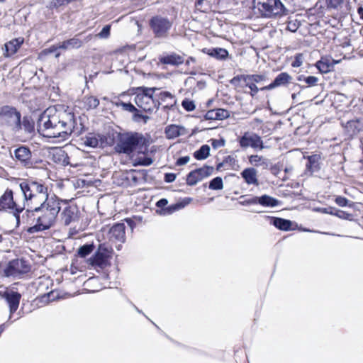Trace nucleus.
<instances>
[{"label":"nucleus","mask_w":363,"mask_h":363,"mask_svg":"<svg viewBox=\"0 0 363 363\" xmlns=\"http://www.w3.org/2000/svg\"><path fill=\"white\" fill-rule=\"evenodd\" d=\"M176 179V174L174 173H167L164 175V181L167 183L173 182Z\"/></svg>","instance_id":"nucleus-60"},{"label":"nucleus","mask_w":363,"mask_h":363,"mask_svg":"<svg viewBox=\"0 0 363 363\" xmlns=\"http://www.w3.org/2000/svg\"><path fill=\"white\" fill-rule=\"evenodd\" d=\"M336 62L330 57H323L321 59L316 62V67L323 73H327L330 72Z\"/></svg>","instance_id":"nucleus-23"},{"label":"nucleus","mask_w":363,"mask_h":363,"mask_svg":"<svg viewBox=\"0 0 363 363\" xmlns=\"http://www.w3.org/2000/svg\"><path fill=\"white\" fill-rule=\"evenodd\" d=\"M125 220L130 227V228L131 229V230H133L136 225L135 221L132 218H126Z\"/></svg>","instance_id":"nucleus-63"},{"label":"nucleus","mask_w":363,"mask_h":363,"mask_svg":"<svg viewBox=\"0 0 363 363\" xmlns=\"http://www.w3.org/2000/svg\"><path fill=\"white\" fill-rule=\"evenodd\" d=\"M83 143L87 147H96L99 143V136L89 134L83 139Z\"/></svg>","instance_id":"nucleus-37"},{"label":"nucleus","mask_w":363,"mask_h":363,"mask_svg":"<svg viewBox=\"0 0 363 363\" xmlns=\"http://www.w3.org/2000/svg\"><path fill=\"white\" fill-rule=\"evenodd\" d=\"M203 51L217 60H225L228 57V50L221 48L205 49Z\"/></svg>","instance_id":"nucleus-28"},{"label":"nucleus","mask_w":363,"mask_h":363,"mask_svg":"<svg viewBox=\"0 0 363 363\" xmlns=\"http://www.w3.org/2000/svg\"><path fill=\"white\" fill-rule=\"evenodd\" d=\"M167 203L168 201L166 199H161L156 203V206L157 207L160 208V210H162V208L167 207L166 206L167 205Z\"/></svg>","instance_id":"nucleus-61"},{"label":"nucleus","mask_w":363,"mask_h":363,"mask_svg":"<svg viewBox=\"0 0 363 363\" xmlns=\"http://www.w3.org/2000/svg\"><path fill=\"white\" fill-rule=\"evenodd\" d=\"M185 204H182V203H175L169 206L165 207L164 208H162V210L157 211V212L160 213V214L163 216H168L171 215L173 213L176 212L177 211L180 210L181 208H184Z\"/></svg>","instance_id":"nucleus-35"},{"label":"nucleus","mask_w":363,"mask_h":363,"mask_svg":"<svg viewBox=\"0 0 363 363\" xmlns=\"http://www.w3.org/2000/svg\"><path fill=\"white\" fill-rule=\"evenodd\" d=\"M257 172L252 167L246 168L241 172V176L244 179L245 182L250 185L253 184L258 186L259 182L257 177Z\"/></svg>","instance_id":"nucleus-19"},{"label":"nucleus","mask_w":363,"mask_h":363,"mask_svg":"<svg viewBox=\"0 0 363 363\" xmlns=\"http://www.w3.org/2000/svg\"><path fill=\"white\" fill-rule=\"evenodd\" d=\"M149 25L156 38H164L168 35L172 23L167 18L155 16L150 20Z\"/></svg>","instance_id":"nucleus-8"},{"label":"nucleus","mask_w":363,"mask_h":363,"mask_svg":"<svg viewBox=\"0 0 363 363\" xmlns=\"http://www.w3.org/2000/svg\"><path fill=\"white\" fill-rule=\"evenodd\" d=\"M225 141L224 139H219V140H212L211 145L214 149H217L218 147H223L225 145Z\"/></svg>","instance_id":"nucleus-56"},{"label":"nucleus","mask_w":363,"mask_h":363,"mask_svg":"<svg viewBox=\"0 0 363 363\" xmlns=\"http://www.w3.org/2000/svg\"><path fill=\"white\" fill-rule=\"evenodd\" d=\"M279 203L277 199L267 194L257 196V204L264 207H275L279 205Z\"/></svg>","instance_id":"nucleus-30"},{"label":"nucleus","mask_w":363,"mask_h":363,"mask_svg":"<svg viewBox=\"0 0 363 363\" xmlns=\"http://www.w3.org/2000/svg\"><path fill=\"white\" fill-rule=\"evenodd\" d=\"M113 104L117 107H121L123 111L133 113L137 111V108L131 103H125L119 99L114 101Z\"/></svg>","instance_id":"nucleus-39"},{"label":"nucleus","mask_w":363,"mask_h":363,"mask_svg":"<svg viewBox=\"0 0 363 363\" xmlns=\"http://www.w3.org/2000/svg\"><path fill=\"white\" fill-rule=\"evenodd\" d=\"M230 116L229 111L223 108L213 109L207 111L205 115L206 120H223Z\"/></svg>","instance_id":"nucleus-20"},{"label":"nucleus","mask_w":363,"mask_h":363,"mask_svg":"<svg viewBox=\"0 0 363 363\" xmlns=\"http://www.w3.org/2000/svg\"><path fill=\"white\" fill-rule=\"evenodd\" d=\"M182 106L186 111H192L196 108L194 102L189 99H184L182 102Z\"/></svg>","instance_id":"nucleus-47"},{"label":"nucleus","mask_w":363,"mask_h":363,"mask_svg":"<svg viewBox=\"0 0 363 363\" xmlns=\"http://www.w3.org/2000/svg\"><path fill=\"white\" fill-rule=\"evenodd\" d=\"M57 45H58L59 49L69 50V45L67 44V40H65V41L59 43Z\"/></svg>","instance_id":"nucleus-64"},{"label":"nucleus","mask_w":363,"mask_h":363,"mask_svg":"<svg viewBox=\"0 0 363 363\" xmlns=\"http://www.w3.org/2000/svg\"><path fill=\"white\" fill-rule=\"evenodd\" d=\"M264 18H272L286 14V9L280 0H258L256 5Z\"/></svg>","instance_id":"nucleus-6"},{"label":"nucleus","mask_w":363,"mask_h":363,"mask_svg":"<svg viewBox=\"0 0 363 363\" xmlns=\"http://www.w3.org/2000/svg\"><path fill=\"white\" fill-rule=\"evenodd\" d=\"M145 141L143 135L138 133H119L114 150L120 154L130 155L138 147L141 148L145 145Z\"/></svg>","instance_id":"nucleus-4"},{"label":"nucleus","mask_w":363,"mask_h":363,"mask_svg":"<svg viewBox=\"0 0 363 363\" xmlns=\"http://www.w3.org/2000/svg\"><path fill=\"white\" fill-rule=\"evenodd\" d=\"M62 201L55 196L49 197L46 201L35 206L37 213L36 224L28 228V233L33 234L49 229L54 225L61 209Z\"/></svg>","instance_id":"nucleus-2"},{"label":"nucleus","mask_w":363,"mask_h":363,"mask_svg":"<svg viewBox=\"0 0 363 363\" xmlns=\"http://www.w3.org/2000/svg\"><path fill=\"white\" fill-rule=\"evenodd\" d=\"M0 116L5 118L9 123L13 125L15 130H18L21 125V114L13 107L9 106H3L0 109Z\"/></svg>","instance_id":"nucleus-11"},{"label":"nucleus","mask_w":363,"mask_h":363,"mask_svg":"<svg viewBox=\"0 0 363 363\" xmlns=\"http://www.w3.org/2000/svg\"><path fill=\"white\" fill-rule=\"evenodd\" d=\"M73 0H55L54 2V6L57 8L63 5L69 4Z\"/></svg>","instance_id":"nucleus-62"},{"label":"nucleus","mask_w":363,"mask_h":363,"mask_svg":"<svg viewBox=\"0 0 363 363\" xmlns=\"http://www.w3.org/2000/svg\"><path fill=\"white\" fill-rule=\"evenodd\" d=\"M61 221L65 225H69L79 220V209L76 205H67L60 213Z\"/></svg>","instance_id":"nucleus-14"},{"label":"nucleus","mask_w":363,"mask_h":363,"mask_svg":"<svg viewBox=\"0 0 363 363\" xmlns=\"http://www.w3.org/2000/svg\"><path fill=\"white\" fill-rule=\"evenodd\" d=\"M210 147L208 145H203L194 153V157L198 160H205L208 157Z\"/></svg>","instance_id":"nucleus-36"},{"label":"nucleus","mask_w":363,"mask_h":363,"mask_svg":"<svg viewBox=\"0 0 363 363\" xmlns=\"http://www.w3.org/2000/svg\"><path fill=\"white\" fill-rule=\"evenodd\" d=\"M189 160H190V157L189 156L182 157H179L177 160L176 164L177 166L184 165L186 163H188L189 162Z\"/></svg>","instance_id":"nucleus-58"},{"label":"nucleus","mask_w":363,"mask_h":363,"mask_svg":"<svg viewBox=\"0 0 363 363\" xmlns=\"http://www.w3.org/2000/svg\"><path fill=\"white\" fill-rule=\"evenodd\" d=\"M33 209H27L25 211L20 213V223L22 222L26 224H31L35 220H37V213L35 211V206H33Z\"/></svg>","instance_id":"nucleus-29"},{"label":"nucleus","mask_w":363,"mask_h":363,"mask_svg":"<svg viewBox=\"0 0 363 363\" xmlns=\"http://www.w3.org/2000/svg\"><path fill=\"white\" fill-rule=\"evenodd\" d=\"M24 42L23 38H17L11 40L4 44V56L10 57L17 52Z\"/></svg>","instance_id":"nucleus-16"},{"label":"nucleus","mask_w":363,"mask_h":363,"mask_svg":"<svg viewBox=\"0 0 363 363\" xmlns=\"http://www.w3.org/2000/svg\"><path fill=\"white\" fill-rule=\"evenodd\" d=\"M92 38L91 35L86 36L84 40L79 39L77 35L67 40V44L69 45V49H77L81 48L84 43L89 42Z\"/></svg>","instance_id":"nucleus-34"},{"label":"nucleus","mask_w":363,"mask_h":363,"mask_svg":"<svg viewBox=\"0 0 363 363\" xmlns=\"http://www.w3.org/2000/svg\"><path fill=\"white\" fill-rule=\"evenodd\" d=\"M30 270L28 261L23 259H15L10 261L3 269V275L5 277H21Z\"/></svg>","instance_id":"nucleus-7"},{"label":"nucleus","mask_w":363,"mask_h":363,"mask_svg":"<svg viewBox=\"0 0 363 363\" xmlns=\"http://www.w3.org/2000/svg\"><path fill=\"white\" fill-rule=\"evenodd\" d=\"M184 128L177 125H171L165 128L166 137L168 139L176 138L184 133Z\"/></svg>","instance_id":"nucleus-27"},{"label":"nucleus","mask_w":363,"mask_h":363,"mask_svg":"<svg viewBox=\"0 0 363 363\" xmlns=\"http://www.w3.org/2000/svg\"><path fill=\"white\" fill-rule=\"evenodd\" d=\"M303 55L302 53L296 54L294 60L291 63L293 67H298L303 64Z\"/></svg>","instance_id":"nucleus-49"},{"label":"nucleus","mask_w":363,"mask_h":363,"mask_svg":"<svg viewBox=\"0 0 363 363\" xmlns=\"http://www.w3.org/2000/svg\"><path fill=\"white\" fill-rule=\"evenodd\" d=\"M21 128H23L26 133H30L34 130V123L28 117H23L22 123H21Z\"/></svg>","instance_id":"nucleus-40"},{"label":"nucleus","mask_w":363,"mask_h":363,"mask_svg":"<svg viewBox=\"0 0 363 363\" xmlns=\"http://www.w3.org/2000/svg\"><path fill=\"white\" fill-rule=\"evenodd\" d=\"M244 84L245 86L248 87L250 89V94L252 96H255L260 89L257 86L256 84L252 83L251 81H247V79H246L245 77H244Z\"/></svg>","instance_id":"nucleus-46"},{"label":"nucleus","mask_w":363,"mask_h":363,"mask_svg":"<svg viewBox=\"0 0 363 363\" xmlns=\"http://www.w3.org/2000/svg\"><path fill=\"white\" fill-rule=\"evenodd\" d=\"M6 209L13 210V215L18 225L21 220L20 213L23 211L24 208L17 206L13 201V191L11 189H6L4 194L0 197V211Z\"/></svg>","instance_id":"nucleus-9"},{"label":"nucleus","mask_w":363,"mask_h":363,"mask_svg":"<svg viewBox=\"0 0 363 363\" xmlns=\"http://www.w3.org/2000/svg\"><path fill=\"white\" fill-rule=\"evenodd\" d=\"M111 248L105 243L100 244L94 255L89 259V262L92 266L104 267L110 257Z\"/></svg>","instance_id":"nucleus-10"},{"label":"nucleus","mask_w":363,"mask_h":363,"mask_svg":"<svg viewBox=\"0 0 363 363\" xmlns=\"http://www.w3.org/2000/svg\"><path fill=\"white\" fill-rule=\"evenodd\" d=\"M6 299L9 306L10 313L16 312L18 308L21 295L17 292H12L6 295Z\"/></svg>","instance_id":"nucleus-25"},{"label":"nucleus","mask_w":363,"mask_h":363,"mask_svg":"<svg viewBox=\"0 0 363 363\" xmlns=\"http://www.w3.org/2000/svg\"><path fill=\"white\" fill-rule=\"evenodd\" d=\"M246 75H245V74L235 76L233 79H230V83L235 86H239L240 83L241 82H244V77Z\"/></svg>","instance_id":"nucleus-50"},{"label":"nucleus","mask_w":363,"mask_h":363,"mask_svg":"<svg viewBox=\"0 0 363 363\" xmlns=\"http://www.w3.org/2000/svg\"><path fill=\"white\" fill-rule=\"evenodd\" d=\"M159 90L157 87H138L135 92V104L145 112H152L155 109L157 110L160 106V102L154 99L153 95L156 91Z\"/></svg>","instance_id":"nucleus-5"},{"label":"nucleus","mask_w":363,"mask_h":363,"mask_svg":"<svg viewBox=\"0 0 363 363\" xmlns=\"http://www.w3.org/2000/svg\"><path fill=\"white\" fill-rule=\"evenodd\" d=\"M292 77L286 72L279 74L274 80L267 86L260 88V90H271L277 86H284L291 82Z\"/></svg>","instance_id":"nucleus-17"},{"label":"nucleus","mask_w":363,"mask_h":363,"mask_svg":"<svg viewBox=\"0 0 363 363\" xmlns=\"http://www.w3.org/2000/svg\"><path fill=\"white\" fill-rule=\"evenodd\" d=\"M239 143L241 147L247 148L251 147L252 148H264L263 142L260 136L255 133H250L246 132L240 138Z\"/></svg>","instance_id":"nucleus-13"},{"label":"nucleus","mask_w":363,"mask_h":363,"mask_svg":"<svg viewBox=\"0 0 363 363\" xmlns=\"http://www.w3.org/2000/svg\"><path fill=\"white\" fill-rule=\"evenodd\" d=\"M124 223H116L113 225L108 231V239L112 242H119L123 243L125 240Z\"/></svg>","instance_id":"nucleus-15"},{"label":"nucleus","mask_w":363,"mask_h":363,"mask_svg":"<svg viewBox=\"0 0 363 363\" xmlns=\"http://www.w3.org/2000/svg\"><path fill=\"white\" fill-rule=\"evenodd\" d=\"M269 218L270 223L281 230L287 231L291 228L292 222L289 220L277 217H269Z\"/></svg>","instance_id":"nucleus-24"},{"label":"nucleus","mask_w":363,"mask_h":363,"mask_svg":"<svg viewBox=\"0 0 363 363\" xmlns=\"http://www.w3.org/2000/svg\"><path fill=\"white\" fill-rule=\"evenodd\" d=\"M24 196L25 205L33 208L49 198L48 187L41 182L26 180L20 184Z\"/></svg>","instance_id":"nucleus-3"},{"label":"nucleus","mask_w":363,"mask_h":363,"mask_svg":"<svg viewBox=\"0 0 363 363\" xmlns=\"http://www.w3.org/2000/svg\"><path fill=\"white\" fill-rule=\"evenodd\" d=\"M223 188V179L220 177L213 179L209 183V189L213 190H220Z\"/></svg>","instance_id":"nucleus-43"},{"label":"nucleus","mask_w":363,"mask_h":363,"mask_svg":"<svg viewBox=\"0 0 363 363\" xmlns=\"http://www.w3.org/2000/svg\"><path fill=\"white\" fill-rule=\"evenodd\" d=\"M287 29L291 32H295L298 28V24L294 21H289L286 26Z\"/></svg>","instance_id":"nucleus-59"},{"label":"nucleus","mask_w":363,"mask_h":363,"mask_svg":"<svg viewBox=\"0 0 363 363\" xmlns=\"http://www.w3.org/2000/svg\"><path fill=\"white\" fill-rule=\"evenodd\" d=\"M335 201L337 205L341 207H345L347 206L349 202L347 199L341 196H337L335 199Z\"/></svg>","instance_id":"nucleus-52"},{"label":"nucleus","mask_w":363,"mask_h":363,"mask_svg":"<svg viewBox=\"0 0 363 363\" xmlns=\"http://www.w3.org/2000/svg\"><path fill=\"white\" fill-rule=\"evenodd\" d=\"M306 169L311 174L318 172L320 169L319 160L320 157L317 155H313L307 157Z\"/></svg>","instance_id":"nucleus-33"},{"label":"nucleus","mask_w":363,"mask_h":363,"mask_svg":"<svg viewBox=\"0 0 363 363\" xmlns=\"http://www.w3.org/2000/svg\"><path fill=\"white\" fill-rule=\"evenodd\" d=\"M84 104L88 108H96L99 104V100L94 96H89L84 98Z\"/></svg>","instance_id":"nucleus-42"},{"label":"nucleus","mask_w":363,"mask_h":363,"mask_svg":"<svg viewBox=\"0 0 363 363\" xmlns=\"http://www.w3.org/2000/svg\"><path fill=\"white\" fill-rule=\"evenodd\" d=\"M333 215L340 218H343V219H350V217L352 216L351 214H350L345 211H341V210H337L336 208L335 211V213H333Z\"/></svg>","instance_id":"nucleus-51"},{"label":"nucleus","mask_w":363,"mask_h":363,"mask_svg":"<svg viewBox=\"0 0 363 363\" xmlns=\"http://www.w3.org/2000/svg\"><path fill=\"white\" fill-rule=\"evenodd\" d=\"M249 161L251 164L258 166V165H262V164H267V160L264 159L262 156L255 155H251L249 157Z\"/></svg>","instance_id":"nucleus-45"},{"label":"nucleus","mask_w":363,"mask_h":363,"mask_svg":"<svg viewBox=\"0 0 363 363\" xmlns=\"http://www.w3.org/2000/svg\"><path fill=\"white\" fill-rule=\"evenodd\" d=\"M133 120L135 122H140L143 121L144 123H146L150 118L147 116L140 113L138 109L136 111L133 112Z\"/></svg>","instance_id":"nucleus-48"},{"label":"nucleus","mask_w":363,"mask_h":363,"mask_svg":"<svg viewBox=\"0 0 363 363\" xmlns=\"http://www.w3.org/2000/svg\"><path fill=\"white\" fill-rule=\"evenodd\" d=\"M153 162V160L150 157H143L140 159L138 164L143 166H150Z\"/></svg>","instance_id":"nucleus-57"},{"label":"nucleus","mask_w":363,"mask_h":363,"mask_svg":"<svg viewBox=\"0 0 363 363\" xmlns=\"http://www.w3.org/2000/svg\"><path fill=\"white\" fill-rule=\"evenodd\" d=\"M315 211L322 213L333 215L335 213V208L329 206L327 208H317Z\"/></svg>","instance_id":"nucleus-54"},{"label":"nucleus","mask_w":363,"mask_h":363,"mask_svg":"<svg viewBox=\"0 0 363 363\" xmlns=\"http://www.w3.org/2000/svg\"><path fill=\"white\" fill-rule=\"evenodd\" d=\"M158 100L160 104L165 103L166 104L163 106L164 109H170L176 104V100L174 96L169 91H161L158 95Z\"/></svg>","instance_id":"nucleus-22"},{"label":"nucleus","mask_w":363,"mask_h":363,"mask_svg":"<svg viewBox=\"0 0 363 363\" xmlns=\"http://www.w3.org/2000/svg\"><path fill=\"white\" fill-rule=\"evenodd\" d=\"M160 62L164 65H179L184 62V56L172 53L160 58Z\"/></svg>","instance_id":"nucleus-21"},{"label":"nucleus","mask_w":363,"mask_h":363,"mask_svg":"<svg viewBox=\"0 0 363 363\" xmlns=\"http://www.w3.org/2000/svg\"><path fill=\"white\" fill-rule=\"evenodd\" d=\"M14 154L18 160L24 163H27L31 157V152L30 150L23 146L17 148L15 150Z\"/></svg>","instance_id":"nucleus-32"},{"label":"nucleus","mask_w":363,"mask_h":363,"mask_svg":"<svg viewBox=\"0 0 363 363\" xmlns=\"http://www.w3.org/2000/svg\"><path fill=\"white\" fill-rule=\"evenodd\" d=\"M327 8L341 11L349 10L350 0H325Z\"/></svg>","instance_id":"nucleus-18"},{"label":"nucleus","mask_w":363,"mask_h":363,"mask_svg":"<svg viewBox=\"0 0 363 363\" xmlns=\"http://www.w3.org/2000/svg\"><path fill=\"white\" fill-rule=\"evenodd\" d=\"M54 161L62 166L69 164V157L67 153L62 150L58 149L53 153Z\"/></svg>","instance_id":"nucleus-31"},{"label":"nucleus","mask_w":363,"mask_h":363,"mask_svg":"<svg viewBox=\"0 0 363 363\" xmlns=\"http://www.w3.org/2000/svg\"><path fill=\"white\" fill-rule=\"evenodd\" d=\"M342 125L350 136L357 134L361 130L360 122L358 119L349 121L345 124L342 123Z\"/></svg>","instance_id":"nucleus-26"},{"label":"nucleus","mask_w":363,"mask_h":363,"mask_svg":"<svg viewBox=\"0 0 363 363\" xmlns=\"http://www.w3.org/2000/svg\"><path fill=\"white\" fill-rule=\"evenodd\" d=\"M111 26L106 25L105 26L101 32L98 34V35L101 38H107L110 35Z\"/></svg>","instance_id":"nucleus-53"},{"label":"nucleus","mask_w":363,"mask_h":363,"mask_svg":"<svg viewBox=\"0 0 363 363\" xmlns=\"http://www.w3.org/2000/svg\"><path fill=\"white\" fill-rule=\"evenodd\" d=\"M239 199V203L241 206H245L249 205L257 204V196H247V195H242L240 196Z\"/></svg>","instance_id":"nucleus-38"},{"label":"nucleus","mask_w":363,"mask_h":363,"mask_svg":"<svg viewBox=\"0 0 363 363\" xmlns=\"http://www.w3.org/2000/svg\"><path fill=\"white\" fill-rule=\"evenodd\" d=\"M245 77L255 84H260L266 80V76L264 74H247Z\"/></svg>","instance_id":"nucleus-44"},{"label":"nucleus","mask_w":363,"mask_h":363,"mask_svg":"<svg viewBox=\"0 0 363 363\" xmlns=\"http://www.w3.org/2000/svg\"><path fill=\"white\" fill-rule=\"evenodd\" d=\"M73 113L50 107L40 114L37 122L38 133L45 138H61L70 135L75 128Z\"/></svg>","instance_id":"nucleus-1"},{"label":"nucleus","mask_w":363,"mask_h":363,"mask_svg":"<svg viewBox=\"0 0 363 363\" xmlns=\"http://www.w3.org/2000/svg\"><path fill=\"white\" fill-rule=\"evenodd\" d=\"M214 168L211 166H203L190 172L186 177V184L189 186H194L203 179L211 175Z\"/></svg>","instance_id":"nucleus-12"},{"label":"nucleus","mask_w":363,"mask_h":363,"mask_svg":"<svg viewBox=\"0 0 363 363\" xmlns=\"http://www.w3.org/2000/svg\"><path fill=\"white\" fill-rule=\"evenodd\" d=\"M318 79L314 76H308L304 78V82L308 84V86H314L317 84Z\"/></svg>","instance_id":"nucleus-55"},{"label":"nucleus","mask_w":363,"mask_h":363,"mask_svg":"<svg viewBox=\"0 0 363 363\" xmlns=\"http://www.w3.org/2000/svg\"><path fill=\"white\" fill-rule=\"evenodd\" d=\"M94 249L93 244H86L80 247L78 250V255L81 257H85L89 255Z\"/></svg>","instance_id":"nucleus-41"}]
</instances>
